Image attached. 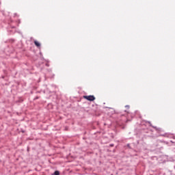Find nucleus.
I'll return each instance as SVG.
<instances>
[{
  "label": "nucleus",
  "mask_w": 175,
  "mask_h": 175,
  "mask_svg": "<svg viewBox=\"0 0 175 175\" xmlns=\"http://www.w3.org/2000/svg\"><path fill=\"white\" fill-rule=\"evenodd\" d=\"M83 98L89 100L90 102H94L95 96H83Z\"/></svg>",
  "instance_id": "obj_1"
},
{
  "label": "nucleus",
  "mask_w": 175,
  "mask_h": 175,
  "mask_svg": "<svg viewBox=\"0 0 175 175\" xmlns=\"http://www.w3.org/2000/svg\"><path fill=\"white\" fill-rule=\"evenodd\" d=\"M34 44L37 47H40V42L38 41H34Z\"/></svg>",
  "instance_id": "obj_2"
},
{
  "label": "nucleus",
  "mask_w": 175,
  "mask_h": 175,
  "mask_svg": "<svg viewBox=\"0 0 175 175\" xmlns=\"http://www.w3.org/2000/svg\"><path fill=\"white\" fill-rule=\"evenodd\" d=\"M54 175H59V171H55L54 172Z\"/></svg>",
  "instance_id": "obj_3"
},
{
  "label": "nucleus",
  "mask_w": 175,
  "mask_h": 175,
  "mask_svg": "<svg viewBox=\"0 0 175 175\" xmlns=\"http://www.w3.org/2000/svg\"><path fill=\"white\" fill-rule=\"evenodd\" d=\"M111 175H113V174H111Z\"/></svg>",
  "instance_id": "obj_4"
}]
</instances>
